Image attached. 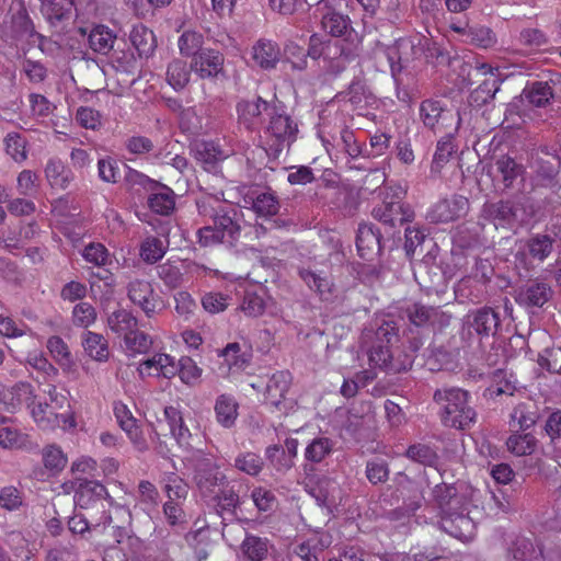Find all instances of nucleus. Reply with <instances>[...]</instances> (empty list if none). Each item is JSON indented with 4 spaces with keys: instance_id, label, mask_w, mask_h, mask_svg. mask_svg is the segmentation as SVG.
I'll list each match as a JSON object with an SVG mask.
<instances>
[{
    "instance_id": "nucleus-1",
    "label": "nucleus",
    "mask_w": 561,
    "mask_h": 561,
    "mask_svg": "<svg viewBox=\"0 0 561 561\" xmlns=\"http://www.w3.org/2000/svg\"><path fill=\"white\" fill-rule=\"evenodd\" d=\"M474 490L465 484H436L432 490V503L438 511L439 528L461 541L474 536L476 524L470 516Z\"/></svg>"
},
{
    "instance_id": "nucleus-2",
    "label": "nucleus",
    "mask_w": 561,
    "mask_h": 561,
    "mask_svg": "<svg viewBox=\"0 0 561 561\" xmlns=\"http://www.w3.org/2000/svg\"><path fill=\"white\" fill-rule=\"evenodd\" d=\"M469 392L458 387H443L434 391L433 402L444 426L465 430L474 423L477 413L469 404Z\"/></svg>"
},
{
    "instance_id": "nucleus-3",
    "label": "nucleus",
    "mask_w": 561,
    "mask_h": 561,
    "mask_svg": "<svg viewBox=\"0 0 561 561\" xmlns=\"http://www.w3.org/2000/svg\"><path fill=\"white\" fill-rule=\"evenodd\" d=\"M214 226H205L197 232L199 244L208 247L211 244L227 242L233 244L241 233V215L233 207H220L211 215Z\"/></svg>"
},
{
    "instance_id": "nucleus-4",
    "label": "nucleus",
    "mask_w": 561,
    "mask_h": 561,
    "mask_svg": "<svg viewBox=\"0 0 561 561\" xmlns=\"http://www.w3.org/2000/svg\"><path fill=\"white\" fill-rule=\"evenodd\" d=\"M501 327L500 314L491 307H481L469 311L462 320L460 330L461 340L471 346L477 340L494 336Z\"/></svg>"
},
{
    "instance_id": "nucleus-5",
    "label": "nucleus",
    "mask_w": 561,
    "mask_h": 561,
    "mask_svg": "<svg viewBox=\"0 0 561 561\" xmlns=\"http://www.w3.org/2000/svg\"><path fill=\"white\" fill-rule=\"evenodd\" d=\"M190 461L194 468V481L199 492L204 495H210L215 492V488L221 485L226 476L220 472L219 465L214 457L204 454L202 450L193 453Z\"/></svg>"
},
{
    "instance_id": "nucleus-6",
    "label": "nucleus",
    "mask_w": 561,
    "mask_h": 561,
    "mask_svg": "<svg viewBox=\"0 0 561 561\" xmlns=\"http://www.w3.org/2000/svg\"><path fill=\"white\" fill-rule=\"evenodd\" d=\"M410 325L415 328L433 327L442 330L451 322V313L440 307L426 306L421 302H413L402 309Z\"/></svg>"
},
{
    "instance_id": "nucleus-7",
    "label": "nucleus",
    "mask_w": 561,
    "mask_h": 561,
    "mask_svg": "<svg viewBox=\"0 0 561 561\" xmlns=\"http://www.w3.org/2000/svg\"><path fill=\"white\" fill-rule=\"evenodd\" d=\"M543 558V546L534 534H513L506 539V561H538Z\"/></svg>"
},
{
    "instance_id": "nucleus-8",
    "label": "nucleus",
    "mask_w": 561,
    "mask_h": 561,
    "mask_svg": "<svg viewBox=\"0 0 561 561\" xmlns=\"http://www.w3.org/2000/svg\"><path fill=\"white\" fill-rule=\"evenodd\" d=\"M129 300L138 306L148 318H152L164 309V301L158 295L151 283L144 279H134L127 286Z\"/></svg>"
},
{
    "instance_id": "nucleus-9",
    "label": "nucleus",
    "mask_w": 561,
    "mask_h": 561,
    "mask_svg": "<svg viewBox=\"0 0 561 561\" xmlns=\"http://www.w3.org/2000/svg\"><path fill=\"white\" fill-rule=\"evenodd\" d=\"M479 218L495 229H512L518 222V207L508 199L486 202L480 210Z\"/></svg>"
},
{
    "instance_id": "nucleus-10",
    "label": "nucleus",
    "mask_w": 561,
    "mask_h": 561,
    "mask_svg": "<svg viewBox=\"0 0 561 561\" xmlns=\"http://www.w3.org/2000/svg\"><path fill=\"white\" fill-rule=\"evenodd\" d=\"M267 114L270 122L266 133L274 137L276 142L291 145L298 134L297 122L283 107L276 105L271 107Z\"/></svg>"
},
{
    "instance_id": "nucleus-11",
    "label": "nucleus",
    "mask_w": 561,
    "mask_h": 561,
    "mask_svg": "<svg viewBox=\"0 0 561 561\" xmlns=\"http://www.w3.org/2000/svg\"><path fill=\"white\" fill-rule=\"evenodd\" d=\"M79 484L75 493V502L81 508H89L93 505L100 504L102 508H105L104 502L110 497L106 488L99 481L78 479ZM103 524L111 523V516L103 510Z\"/></svg>"
},
{
    "instance_id": "nucleus-12",
    "label": "nucleus",
    "mask_w": 561,
    "mask_h": 561,
    "mask_svg": "<svg viewBox=\"0 0 561 561\" xmlns=\"http://www.w3.org/2000/svg\"><path fill=\"white\" fill-rule=\"evenodd\" d=\"M554 243L556 239L552 236L535 233L522 241V245L515 254V260L517 263L524 265L525 268H528V255L538 262H543L553 252Z\"/></svg>"
},
{
    "instance_id": "nucleus-13",
    "label": "nucleus",
    "mask_w": 561,
    "mask_h": 561,
    "mask_svg": "<svg viewBox=\"0 0 561 561\" xmlns=\"http://www.w3.org/2000/svg\"><path fill=\"white\" fill-rule=\"evenodd\" d=\"M553 297L551 286L541 279H530L526 284L519 286L514 299L517 305L525 308H542Z\"/></svg>"
},
{
    "instance_id": "nucleus-14",
    "label": "nucleus",
    "mask_w": 561,
    "mask_h": 561,
    "mask_svg": "<svg viewBox=\"0 0 561 561\" xmlns=\"http://www.w3.org/2000/svg\"><path fill=\"white\" fill-rule=\"evenodd\" d=\"M224 66V54L213 48H205L191 61V69L202 79L226 78Z\"/></svg>"
},
{
    "instance_id": "nucleus-15",
    "label": "nucleus",
    "mask_w": 561,
    "mask_h": 561,
    "mask_svg": "<svg viewBox=\"0 0 561 561\" xmlns=\"http://www.w3.org/2000/svg\"><path fill=\"white\" fill-rule=\"evenodd\" d=\"M469 207V201L462 195H453L436 203L427 213L426 218L432 224H446L463 216Z\"/></svg>"
},
{
    "instance_id": "nucleus-16",
    "label": "nucleus",
    "mask_w": 561,
    "mask_h": 561,
    "mask_svg": "<svg viewBox=\"0 0 561 561\" xmlns=\"http://www.w3.org/2000/svg\"><path fill=\"white\" fill-rule=\"evenodd\" d=\"M373 217L381 222L385 227L393 229L398 224L411 221L414 213L409 205H404L399 201H385L380 205L373 208Z\"/></svg>"
},
{
    "instance_id": "nucleus-17",
    "label": "nucleus",
    "mask_w": 561,
    "mask_h": 561,
    "mask_svg": "<svg viewBox=\"0 0 561 561\" xmlns=\"http://www.w3.org/2000/svg\"><path fill=\"white\" fill-rule=\"evenodd\" d=\"M420 119L425 127L431 130L442 129L447 126L448 121H454L457 116V125L460 124V117L458 113H453L449 110H445L440 101L426 99L420 104Z\"/></svg>"
},
{
    "instance_id": "nucleus-18",
    "label": "nucleus",
    "mask_w": 561,
    "mask_h": 561,
    "mask_svg": "<svg viewBox=\"0 0 561 561\" xmlns=\"http://www.w3.org/2000/svg\"><path fill=\"white\" fill-rule=\"evenodd\" d=\"M358 254L365 261H374L381 252L382 236L374 224H359L356 236Z\"/></svg>"
},
{
    "instance_id": "nucleus-19",
    "label": "nucleus",
    "mask_w": 561,
    "mask_h": 561,
    "mask_svg": "<svg viewBox=\"0 0 561 561\" xmlns=\"http://www.w3.org/2000/svg\"><path fill=\"white\" fill-rule=\"evenodd\" d=\"M494 168V181L503 184V191L513 188L524 181V167L507 154L500 156Z\"/></svg>"
},
{
    "instance_id": "nucleus-20",
    "label": "nucleus",
    "mask_w": 561,
    "mask_h": 561,
    "mask_svg": "<svg viewBox=\"0 0 561 561\" xmlns=\"http://www.w3.org/2000/svg\"><path fill=\"white\" fill-rule=\"evenodd\" d=\"M298 274L322 301L333 302L339 298V289L329 276L308 268H299Z\"/></svg>"
},
{
    "instance_id": "nucleus-21",
    "label": "nucleus",
    "mask_w": 561,
    "mask_h": 561,
    "mask_svg": "<svg viewBox=\"0 0 561 561\" xmlns=\"http://www.w3.org/2000/svg\"><path fill=\"white\" fill-rule=\"evenodd\" d=\"M114 414L119 426L126 432L135 447L139 451L147 450V442L137 425L136 419L133 416L128 408L124 403L117 402L114 404Z\"/></svg>"
},
{
    "instance_id": "nucleus-22",
    "label": "nucleus",
    "mask_w": 561,
    "mask_h": 561,
    "mask_svg": "<svg viewBox=\"0 0 561 561\" xmlns=\"http://www.w3.org/2000/svg\"><path fill=\"white\" fill-rule=\"evenodd\" d=\"M336 99L348 102L355 110L367 107L374 95L362 77H355L345 91L339 92Z\"/></svg>"
},
{
    "instance_id": "nucleus-23",
    "label": "nucleus",
    "mask_w": 561,
    "mask_h": 561,
    "mask_svg": "<svg viewBox=\"0 0 561 561\" xmlns=\"http://www.w3.org/2000/svg\"><path fill=\"white\" fill-rule=\"evenodd\" d=\"M291 385V376L288 371L273 374L265 387V399L279 409Z\"/></svg>"
},
{
    "instance_id": "nucleus-24",
    "label": "nucleus",
    "mask_w": 561,
    "mask_h": 561,
    "mask_svg": "<svg viewBox=\"0 0 561 561\" xmlns=\"http://www.w3.org/2000/svg\"><path fill=\"white\" fill-rule=\"evenodd\" d=\"M359 44L344 45L339 42V51L334 53L333 58L325 59V71L332 76L341 75L347 67V64L354 61L359 56Z\"/></svg>"
},
{
    "instance_id": "nucleus-25",
    "label": "nucleus",
    "mask_w": 561,
    "mask_h": 561,
    "mask_svg": "<svg viewBox=\"0 0 561 561\" xmlns=\"http://www.w3.org/2000/svg\"><path fill=\"white\" fill-rule=\"evenodd\" d=\"M540 417L536 402L528 400L517 404L511 414V426L518 431H527L534 426Z\"/></svg>"
},
{
    "instance_id": "nucleus-26",
    "label": "nucleus",
    "mask_w": 561,
    "mask_h": 561,
    "mask_svg": "<svg viewBox=\"0 0 561 561\" xmlns=\"http://www.w3.org/2000/svg\"><path fill=\"white\" fill-rule=\"evenodd\" d=\"M129 39L140 58L150 57L157 48V39L153 32L141 23L133 26Z\"/></svg>"
},
{
    "instance_id": "nucleus-27",
    "label": "nucleus",
    "mask_w": 561,
    "mask_h": 561,
    "mask_svg": "<svg viewBox=\"0 0 561 561\" xmlns=\"http://www.w3.org/2000/svg\"><path fill=\"white\" fill-rule=\"evenodd\" d=\"M138 371L141 376L145 374L150 376L154 373L157 376L171 378L176 374L178 365L169 355L157 354L153 357L144 360L138 368Z\"/></svg>"
},
{
    "instance_id": "nucleus-28",
    "label": "nucleus",
    "mask_w": 561,
    "mask_h": 561,
    "mask_svg": "<svg viewBox=\"0 0 561 561\" xmlns=\"http://www.w3.org/2000/svg\"><path fill=\"white\" fill-rule=\"evenodd\" d=\"M150 192L148 206L152 211L165 216L174 209V193L170 187L158 182L156 190Z\"/></svg>"
},
{
    "instance_id": "nucleus-29",
    "label": "nucleus",
    "mask_w": 561,
    "mask_h": 561,
    "mask_svg": "<svg viewBox=\"0 0 561 561\" xmlns=\"http://www.w3.org/2000/svg\"><path fill=\"white\" fill-rule=\"evenodd\" d=\"M242 556L249 561H263L268 556L270 540L247 533L240 546Z\"/></svg>"
},
{
    "instance_id": "nucleus-30",
    "label": "nucleus",
    "mask_w": 561,
    "mask_h": 561,
    "mask_svg": "<svg viewBox=\"0 0 561 561\" xmlns=\"http://www.w3.org/2000/svg\"><path fill=\"white\" fill-rule=\"evenodd\" d=\"M454 30L456 32L465 35L467 42L477 47L490 48L496 44V35L488 26L473 25V26H468L467 28L454 27Z\"/></svg>"
},
{
    "instance_id": "nucleus-31",
    "label": "nucleus",
    "mask_w": 561,
    "mask_h": 561,
    "mask_svg": "<svg viewBox=\"0 0 561 561\" xmlns=\"http://www.w3.org/2000/svg\"><path fill=\"white\" fill-rule=\"evenodd\" d=\"M522 98L536 107H543L553 98V92L548 82H528L522 92Z\"/></svg>"
},
{
    "instance_id": "nucleus-32",
    "label": "nucleus",
    "mask_w": 561,
    "mask_h": 561,
    "mask_svg": "<svg viewBox=\"0 0 561 561\" xmlns=\"http://www.w3.org/2000/svg\"><path fill=\"white\" fill-rule=\"evenodd\" d=\"M502 80L497 76L484 79L469 95L471 105L481 107L490 103L499 92Z\"/></svg>"
},
{
    "instance_id": "nucleus-33",
    "label": "nucleus",
    "mask_w": 561,
    "mask_h": 561,
    "mask_svg": "<svg viewBox=\"0 0 561 561\" xmlns=\"http://www.w3.org/2000/svg\"><path fill=\"white\" fill-rule=\"evenodd\" d=\"M45 175L51 187L67 188L73 180V174L59 159L48 160Z\"/></svg>"
},
{
    "instance_id": "nucleus-34",
    "label": "nucleus",
    "mask_w": 561,
    "mask_h": 561,
    "mask_svg": "<svg viewBox=\"0 0 561 561\" xmlns=\"http://www.w3.org/2000/svg\"><path fill=\"white\" fill-rule=\"evenodd\" d=\"M253 59L263 69H273L276 67L280 51L276 44L271 41H259L253 46Z\"/></svg>"
},
{
    "instance_id": "nucleus-35",
    "label": "nucleus",
    "mask_w": 561,
    "mask_h": 561,
    "mask_svg": "<svg viewBox=\"0 0 561 561\" xmlns=\"http://www.w3.org/2000/svg\"><path fill=\"white\" fill-rule=\"evenodd\" d=\"M164 416L169 424L170 432L180 446L188 447L191 433L184 424L182 413L174 407L164 408Z\"/></svg>"
},
{
    "instance_id": "nucleus-36",
    "label": "nucleus",
    "mask_w": 561,
    "mask_h": 561,
    "mask_svg": "<svg viewBox=\"0 0 561 561\" xmlns=\"http://www.w3.org/2000/svg\"><path fill=\"white\" fill-rule=\"evenodd\" d=\"M108 328L116 334L126 337L138 327L137 318L126 309L113 311L107 318Z\"/></svg>"
},
{
    "instance_id": "nucleus-37",
    "label": "nucleus",
    "mask_w": 561,
    "mask_h": 561,
    "mask_svg": "<svg viewBox=\"0 0 561 561\" xmlns=\"http://www.w3.org/2000/svg\"><path fill=\"white\" fill-rule=\"evenodd\" d=\"M85 353L98 362H104L108 358V342L99 333L88 331L83 334L82 341Z\"/></svg>"
},
{
    "instance_id": "nucleus-38",
    "label": "nucleus",
    "mask_w": 561,
    "mask_h": 561,
    "mask_svg": "<svg viewBox=\"0 0 561 561\" xmlns=\"http://www.w3.org/2000/svg\"><path fill=\"white\" fill-rule=\"evenodd\" d=\"M169 248V240L149 236L140 244V257L149 264L161 260Z\"/></svg>"
},
{
    "instance_id": "nucleus-39",
    "label": "nucleus",
    "mask_w": 561,
    "mask_h": 561,
    "mask_svg": "<svg viewBox=\"0 0 561 561\" xmlns=\"http://www.w3.org/2000/svg\"><path fill=\"white\" fill-rule=\"evenodd\" d=\"M216 419L225 427H231L238 417V403L233 397L221 394L215 403Z\"/></svg>"
},
{
    "instance_id": "nucleus-40",
    "label": "nucleus",
    "mask_w": 561,
    "mask_h": 561,
    "mask_svg": "<svg viewBox=\"0 0 561 561\" xmlns=\"http://www.w3.org/2000/svg\"><path fill=\"white\" fill-rule=\"evenodd\" d=\"M268 110L271 111L270 104L261 96H256L252 101H241L237 105L239 118L248 126L254 124L262 113Z\"/></svg>"
},
{
    "instance_id": "nucleus-41",
    "label": "nucleus",
    "mask_w": 561,
    "mask_h": 561,
    "mask_svg": "<svg viewBox=\"0 0 561 561\" xmlns=\"http://www.w3.org/2000/svg\"><path fill=\"white\" fill-rule=\"evenodd\" d=\"M220 354L225 357L226 363L231 367L242 368L252 359L251 346L245 343H229L221 350Z\"/></svg>"
},
{
    "instance_id": "nucleus-42",
    "label": "nucleus",
    "mask_w": 561,
    "mask_h": 561,
    "mask_svg": "<svg viewBox=\"0 0 561 561\" xmlns=\"http://www.w3.org/2000/svg\"><path fill=\"white\" fill-rule=\"evenodd\" d=\"M559 161L557 158L550 160H538L535 174L537 185L554 187L558 185Z\"/></svg>"
},
{
    "instance_id": "nucleus-43",
    "label": "nucleus",
    "mask_w": 561,
    "mask_h": 561,
    "mask_svg": "<svg viewBox=\"0 0 561 561\" xmlns=\"http://www.w3.org/2000/svg\"><path fill=\"white\" fill-rule=\"evenodd\" d=\"M115 41L116 35H114L104 25H98L89 35V45L91 49L103 55H106L114 49Z\"/></svg>"
},
{
    "instance_id": "nucleus-44",
    "label": "nucleus",
    "mask_w": 561,
    "mask_h": 561,
    "mask_svg": "<svg viewBox=\"0 0 561 561\" xmlns=\"http://www.w3.org/2000/svg\"><path fill=\"white\" fill-rule=\"evenodd\" d=\"M195 159L201 162L205 170L210 171L218 161L222 159V151L214 142L199 141L193 148Z\"/></svg>"
},
{
    "instance_id": "nucleus-45",
    "label": "nucleus",
    "mask_w": 561,
    "mask_h": 561,
    "mask_svg": "<svg viewBox=\"0 0 561 561\" xmlns=\"http://www.w3.org/2000/svg\"><path fill=\"white\" fill-rule=\"evenodd\" d=\"M337 51V41H322L317 34L310 36L307 55L312 59L323 58V60L325 61L327 58H333L334 53Z\"/></svg>"
},
{
    "instance_id": "nucleus-46",
    "label": "nucleus",
    "mask_w": 561,
    "mask_h": 561,
    "mask_svg": "<svg viewBox=\"0 0 561 561\" xmlns=\"http://www.w3.org/2000/svg\"><path fill=\"white\" fill-rule=\"evenodd\" d=\"M12 31L18 38L37 37L41 42L44 36L35 31L33 21L25 10H20L12 16Z\"/></svg>"
},
{
    "instance_id": "nucleus-47",
    "label": "nucleus",
    "mask_w": 561,
    "mask_h": 561,
    "mask_svg": "<svg viewBox=\"0 0 561 561\" xmlns=\"http://www.w3.org/2000/svg\"><path fill=\"white\" fill-rule=\"evenodd\" d=\"M333 442L328 437L313 438L305 449V458L312 463H319L333 450Z\"/></svg>"
},
{
    "instance_id": "nucleus-48",
    "label": "nucleus",
    "mask_w": 561,
    "mask_h": 561,
    "mask_svg": "<svg viewBox=\"0 0 561 561\" xmlns=\"http://www.w3.org/2000/svg\"><path fill=\"white\" fill-rule=\"evenodd\" d=\"M506 446L516 456L530 455L536 448V438L530 433L519 434L516 431L507 438Z\"/></svg>"
},
{
    "instance_id": "nucleus-49",
    "label": "nucleus",
    "mask_w": 561,
    "mask_h": 561,
    "mask_svg": "<svg viewBox=\"0 0 561 561\" xmlns=\"http://www.w3.org/2000/svg\"><path fill=\"white\" fill-rule=\"evenodd\" d=\"M203 44V35L194 31H185L179 38L180 53L183 56L192 57V59H195L205 49Z\"/></svg>"
},
{
    "instance_id": "nucleus-50",
    "label": "nucleus",
    "mask_w": 561,
    "mask_h": 561,
    "mask_svg": "<svg viewBox=\"0 0 561 561\" xmlns=\"http://www.w3.org/2000/svg\"><path fill=\"white\" fill-rule=\"evenodd\" d=\"M414 355L405 350H391L390 358L387 362L385 371L388 374H400L412 368Z\"/></svg>"
},
{
    "instance_id": "nucleus-51",
    "label": "nucleus",
    "mask_w": 561,
    "mask_h": 561,
    "mask_svg": "<svg viewBox=\"0 0 561 561\" xmlns=\"http://www.w3.org/2000/svg\"><path fill=\"white\" fill-rule=\"evenodd\" d=\"M278 197L273 192L259 194L252 204L253 210L263 217L275 216L279 210Z\"/></svg>"
},
{
    "instance_id": "nucleus-52",
    "label": "nucleus",
    "mask_w": 561,
    "mask_h": 561,
    "mask_svg": "<svg viewBox=\"0 0 561 561\" xmlns=\"http://www.w3.org/2000/svg\"><path fill=\"white\" fill-rule=\"evenodd\" d=\"M43 462L46 469L55 473L60 472L67 465V456L56 445H48L42 451Z\"/></svg>"
},
{
    "instance_id": "nucleus-53",
    "label": "nucleus",
    "mask_w": 561,
    "mask_h": 561,
    "mask_svg": "<svg viewBox=\"0 0 561 561\" xmlns=\"http://www.w3.org/2000/svg\"><path fill=\"white\" fill-rule=\"evenodd\" d=\"M234 467L249 476H257L264 467V461L257 454L249 451L236 457Z\"/></svg>"
},
{
    "instance_id": "nucleus-54",
    "label": "nucleus",
    "mask_w": 561,
    "mask_h": 561,
    "mask_svg": "<svg viewBox=\"0 0 561 561\" xmlns=\"http://www.w3.org/2000/svg\"><path fill=\"white\" fill-rule=\"evenodd\" d=\"M265 456L277 472L284 473L294 467V461L287 457L285 449L279 445L268 446Z\"/></svg>"
},
{
    "instance_id": "nucleus-55",
    "label": "nucleus",
    "mask_w": 561,
    "mask_h": 561,
    "mask_svg": "<svg viewBox=\"0 0 561 561\" xmlns=\"http://www.w3.org/2000/svg\"><path fill=\"white\" fill-rule=\"evenodd\" d=\"M167 78L174 89H183L190 80L186 64L183 60H173L168 66Z\"/></svg>"
},
{
    "instance_id": "nucleus-56",
    "label": "nucleus",
    "mask_w": 561,
    "mask_h": 561,
    "mask_svg": "<svg viewBox=\"0 0 561 561\" xmlns=\"http://www.w3.org/2000/svg\"><path fill=\"white\" fill-rule=\"evenodd\" d=\"M159 278L169 288L180 287L183 282V274L180 267L171 262L159 264L157 267Z\"/></svg>"
},
{
    "instance_id": "nucleus-57",
    "label": "nucleus",
    "mask_w": 561,
    "mask_h": 561,
    "mask_svg": "<svg viewBox=\"0 0 561 561\" xmlns=\"http://www.w3.org/2000/svg\"><path fill=\"white\" fill-rule=\"evenodd\" d=\"M415 277L421 286L432 289L440 283V268L437 265L428 266L427 261H424L419 265Z\"/></svg>"
},
{
    "instance_id": "nucleus-58",
    "label": "nucleus",
    "mask_w": 561,
    "mask_h": 561,
    "mask_svg": "<svg viewBox=\"0 0 561 561\" xmlns=\"http://www.w3.org/2000/svg\"><path fill=\"white\" fill-rule=\"evenodd\" d=\"M407 457L422 465L431 466L436 462L437 454L428 445L414 444L407 449Z\"/></svg>"
},
{
    "instance_id": "nucleus-59",
    "label": "nucleus",
    "mask_w": 561,
    "mask_h": 561,
    "mask_svg": "<svg viewBox=\"0 0 561 561\" xmlns=\"http://www.w3.org/2000/svg\"><path fill=\"white\" fill-rule=\"evenodd\" d=\"M111 62L117 71L125 73H133L137 66L134 54L124 49H113Z\"/></svg>"
},
{
    "instance_id": "nucleus-60",
    "label": "nucleus",
    "mask_w": 561,
    "mask_h": 561,
    "mask_svg": "<svg viewBox=\"0 0 561 561\" xmlns=\"http://www.w3.org/2000/svg\"><path fill=\"white\" fill-rule=\"evenodd\" d=\"M538 365L547 369L549 373H561V347L546 348L538 356Z\"/></svg>"
},
{
    "instance_id": "nucleus-61",
    "label": "nucleus",
    "mask_w": 561,
    "mask_h": 561,
    "mask_svg": "<svg viewBox=\"0 0 561 561\" xmlns=\"http://www.w3.org/2000/svg\"><path fill=\"white\" fill-rule=\"evenodd\" d=\"M366 478L371 484L385 483L389 478L388 463L385 460H370L366 463Z\"/></svg>"
},
{
    "instance_id": "nucleus-62",
    "label": "nucleus",
    "mask_w": 561,
    "mask_h": 561,
    "mask_svg": "<svg viewBox=\"0 0 561 561\" xmlns=\"http://www.w3.org/2000/svg\"><path fill=\"white\" fill-rule=\"evenodd\" d=\"M98 175L103 182L116 183L119 176L118 162L111 157L99 159Z\"/></svg>"
},
{
    "instance_id": "nucleus-63",
    "label": "nucleus",
    "mask_w": 561,
    "mask_h": 561,
    "mask_svg": "<svg viewBox=\"0 0 561 561\" xmlns=\"http://www.w3.org/2000/svg\"><path fill=\"white\" fill-rule=\"evenodd\" d=\"M125 344L127 348L135 353H147L152 345L151 337L138 330V327L135 329V332L128 334L124 337Z\"/></svg>"
},
{
    "instance_id": "nucleus-64",
    "label": "nucleus",
    "mask_w": 561,
    "mask_h": 561,
    "mask_svg": "<svg viewBox=\"0 0 561 561\" xmlns=\"http://www.w3.org/2000/svg\"><path fill=\"white\" fill-rule=\"evenodd\" d=\"M266 308L264 299L255 293H247L240 309L249 317H260Z\"/></svg>"
}]
</instances>
